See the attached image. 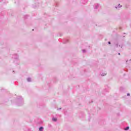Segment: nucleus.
Returning a JSON list of instances; mask_svg holds the SVG:
<instances>
[{"label": "nucleus", "mask_w": 131, "mask_h": 131, "mask_svg": "<svg viewBox=\"0 0 131 131\" xmlns=\"http://www.w3.org/2000/svg\"><path fill=\"white\" fill-rule=\"evenodd\" d=\"M99 8V4H96L94 5V9H98Z\"/></svg>", "instance_id": "nucleus-1"}, {"label": "nucleus", "mask_w": 131, "mask_h": 131, "mask_svg": "<svg viewBox=\"0 0 131 131\" xmlns=\"http://www.w3.org/2000/svg\"><path fill=\"white\" fill-rule=\"evenodd\" d=\"M124 130H128L129 129V127L127 126L124 128Z\"/></svg>", "instance_id": "nucleus-2"}, {"label": "nucleus", "mask_w": 131, "mask_h": 131, "mask_svg": "<svg viewBox=\"0 0 131 131\" xmlns=\"http://www.w3.org/2000/svg\"><path fill=\"white\" fill-rule=\"evenodd\" d=\"M52 120H53V121L56 122V121H57L58 120H57V119L56 118H52Z\"/></svg>", "instance_id": "nucleus-3"}, {"label": "nucleus", "mask_w": 131, "mask_h": 131, "mask_svg": "<svg viewBox=\"0 0 131 131\" xmlns=\"http://www.w3.org/2000/svg\"><path fill=\"white\" fill-rule=\"evenodd\" d=\"M69 42V40L66 39L65 41H63V43H67V42Z\"/></svg>", "instance_id": "nucleus-4"}, {"label": "nucleus", "mask_w": 131, "mask_h": 131, "mask_svg": "<svg viewBox=\"0 0 131 131\" xmlns=\"http://www.w3.org/2000/svg\"><path fill=\"white\" fill-rule=\"evenodd\" d=\"M27 81H28L29 82H31V78H28Z\"/></svg>", "instance_id": "nucleus-5"}, {"label": "nucleus", "mask_w": 131, "mask_h": 131, "mask_svg": "<svg viewBox=\"0 0 131 131\" xmlns=\"http://www.w3.org/2000/svg\"><path fill=\"white\" fill-rule=\"evenodd\" d=\"M107 73L106 72L102 73L101 74V76H105V75H106Z\"/></svg>", "instance_id": "nucleus-6"}, {"label": "nucleus", "mask_w": 131, "mask_h": 131, "mask_svg": "<svg viewBox=\"0 0 131 131\" xmlns=\"http://www.w3.org/2000/svg\"><path fill=\"white\" fill-rule=\"evenodd\" d=\"M127 96L128 97H129V96H130V94L129 93H127Z\"/></svg>", "instance_id": "nucleus-7"}, {"label": "nucleus", "mask_w": 131, "mask_h": 131, "mask_svg": "<svg viewBox=\"0 0 131 131\" xmlns=\"http://www.w3.org/2000/svg\"><path fill=\"white\" fill-rule=\"evenodd\" d=\"M116 47L117 48H118V43H117L116 44Z\"/></svg>", "instance_id": "nucleus-8"}, {"label": "nucleus", "mask_w": 131, "mask_h": 131, "mask_svg": "<svg viewBox=\"0 0 131 131\" xmlns=\"http://www.w3.org/2000/svg\"><path fill=\"white\" fill-rule=\"evenodd\" d=\"M82 52H83V53H85L86 51H85V50L83 49V50H82Z\"/></svg>", "instance_id": "nucleus-9"}, {"label": "nucleus", "mask_w": 131, "mask_h": 131, "mask_svg": "<svg viewBox=\"0 0 131 131\" xmlns=\"http://www.w3.org/2000/svg\"><path fill=\"white\" fill-rule=\"evenodd\" d=\"M25 19H27V15L25 16Z\"/></svg>", "instance_id": "nucleus-10"}, {"label": "nucleus", "mask_w": 131, "mask_h": 131, "mask_svg": "<svg viewBox=\"0 0 131 131\" xmlns=\"http://www.w3.org/2000/svg\"><path fill=\"white\" fill-rule=\"evenodd\" d=\"M108 45H111V42L108 41Z\"/></svg>", "instance_id": "nucleus-11"}, {"label": "nucleus", "mask_w": 131, "mask_h": 131, "mask_svg": "<svg viewBox=\"0 0 131 131\" xmlns=\"http://www.w3.org/2000/svg\"><path fill=\"white\" fill-rule=\"evenodd\" d=\"M61 109H62V108H59V110H61Z\"/></svg>", "instance_id": "nucleus-12"}, {"label": "nucleus", "mask_w": 131, "mask_h": 131, "mask_svg": "<svg viewBox=\"0 0 131 131\" xmlns=\"http://www.w3.org/2000/svg\"><path fill=\"white\" fill-rule=\"evenodd\" d=\"M32 31H34V29H32Z\"/></svg>", "instance_id": "nucleus-13"}, {"label": "nucleus", "mask_w": 131, "mask_h": 131, "mask_svg": "<svg viewBox=\"0 0 131 131\" xmlns=\"http://www.w3.org/2000/svg\"><path fill=\"white\" fill-rule=\"evenodd\" d=\"M120 29H122V28L121 27L120 28Z\"/></svg>", "instance_id": "nucleus-14"}, {"label": "nucleus", "mask_w": 131, "mask_h": 131, "mask_svg": "<svg viewBox=\"0 0 131 131\" xmlns=\"http://www.w3.org/2000/svg\"><path fill=\"white\" fill-rule=\"evenodd\" d=\"M118 55H120V53H118Z\"/></svg>", "instance_id": "nucleus-15"}, {"label": "nucleus", "mask_w": 131, "mask_h": 131, "mask_svg": "<svg viewBox=\"0 0 131 131\" xmlns=\"http://www.w3.org/2000/svg\"><path fill=\"white\" fill-rule=\"evenodd\" d=\"M15 59H18V57L15 58Z\"/></svg>", "instance_id": "nucleus-16"}, {"label": "nucleus", "mask_w": 131, "mask_h": 131, "mask_svg": "<svg viewBox=\"0 0 131 131\" xmlns=\"http://www.w3.org/2000/svg\"><path fill=\"white\" fill-rule=\"evenodd\" d=\"M120 6V4H119V7Z\"/></svg>", "instance_id": "nucleus-17"}, {"label": "nucleus", "mask_w": 131, "mask_h": 131, "mask_svg": "<svg viewBox=\"0 0 131 131\" xmlns=\"http://www.w3.org/2000/svg\"><path fill=\"white\" fill-rule=\"evenodd\" d=\"M2 1H3V0H0V2H1Z\"/></svg>", "instance_id": "nucleus-18"}, {"label": "nucleus", "mask_w": 131, "mask_h": 131, "mask_svg": "<svg viewBox=\"0 0 131 131\" xmlns=\"http://www.w3.org/2000/svg\"><path fill=\"white\" fill-rule=\"evenodd\" d=\"M116 9H117V7H116Z\"/></svg>", "instance_id": "nucleus-19"}, {"label": "nucleus", "mask_w": 131, "mask_h": 131, "mask_svg": "<svg viewBox=\"0 0 131 131\" xmlns=\"http://www.w3.org/2000/svg\"><path fill=\"white\" fill-rule=\"evenodd\" d=\"M13 72H15V71H13Z\"/></svg>", "instance_id": "nucleus-20"}, {"label": "nucleus", "mask_w": 131, "mask_h": 131, "mask_svg": "<svg viewBox=\"0 0 131 131\" xmlns=\"http://www.w3.org/2000/svg\"><path fill=\"white\" fill-rule=\"evenodd\" d=\"M120 90H121V88H120Z\"/></svg>", "instance_id": "nucleus-21"}]
</instances>
